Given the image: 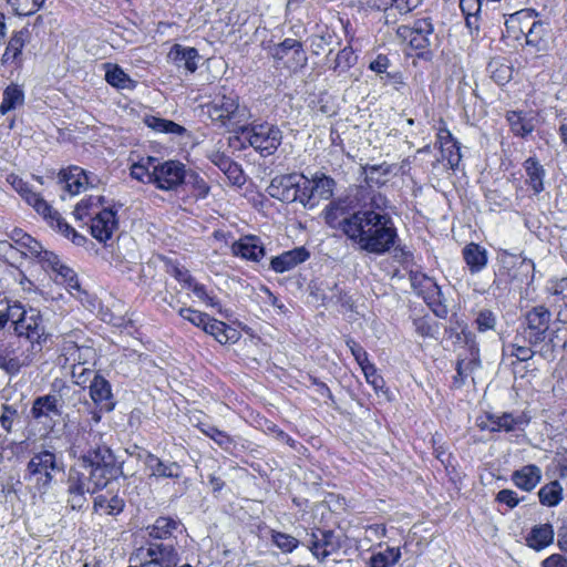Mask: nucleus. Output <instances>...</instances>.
Wrapping results in <instances>:
<instances>
[{
	"instance_id": "412c9836",
	"label": "nucleus",
	"mask_w": 567,
	"mask_h": 567,
	"mask_svg": "<svg viewBox=\"0 0 567 567\" xmlns=\"http://www.w3.org/2000/svg\"><path fill=\"white\" fill-rule=\"evenodd\" d=\"M231 252L236 257L257 262L265 256V248L259 237L248 235L231 245Z\"/></svg>"
},
{
	"instance_id": "c03bdc74",
	"label": "nucleus",
	"mask_w": 567,
	"mask_h": 567,
	"mask_svg": "<svg viewBox=\"0 0 567 567\" xmlns=\"http://www.w3.org/2000/svg\"><path fill=\"white\" fill-rule=\"evenodd\" d=\"M81 390H110L109 382L94 370L81 368L75 381Z\"/></svg>"
},
{
	"instance_id": "b1692460",
	"label": "nucleus",
	"mask_w": 567,
	"mask_h": 567,
	"mask_svg": "<svg viewBox=\"0 0 567 567\" xmlns=\"http://www.w3.org/2000/svg\"><path fill=\"white\" fill-rule=\"evenodd\" d=\"M309 257L310 254L305 247H298L274 257L270 266L274 271L282 274L305 262Z\"/></svg>"
},
{
	"instance_id": "7c9ffc66",
	"label": "nucleus",
	"mask_w": 567,
	"mask_h": 567,
	"mask_svg": "<svg viewBox=\"0 0 567 567\" xmlns=\"http://www.w3.org/2000/svg\"><path fill=\"white\" fill-rule=\"evenodd\" d=\"M204 331L213 336L220 344L235 343L239 340L240 333L237 329L227 326L225 322L210 317Z\"/></svg>"
},
{
	"instance_id": "09e8293b",
	"label": "nucleus",
	"mask_w": 567,
	"mask_h": 567,
	"mask_svg": "<svg viewBox=\"0 0 567 567\" xmlns=\"http://www.w3.org/2000/svg\"><path fill=\"white\" fill-rule=\"evenodd\" d=\"M401 558L399 547H386L384 551L373 554L369 559V567H392Z\"/></svg>"
},
{
	"instance_id": "bf43d9fd",
	"label": "nucleus",
	"mask_w": 567,
	"mask_h": 567,
	"mask_svg": "<svg viewBox=\"0 0 567 567\" xmlns=\"http://www.w3.org/2000/svg\"><path fill=\"white\" fill-rule=\"evenodd\" d=\"M79 348L80 346L74 339V334L63 338L60 351L65 363L72 364L73 361H80Z\"/></svg>"
},
{
	"instance_id": "774afa93",
	"label": "nucleus",
	"mask_w": 567,
	"mask_h": 567,
	"mask_svg": "<svg viewBox=\"0 0 567 567\" xmlns=\"http://www.w3.org/2000/svg\"><path fill=\"white\" fill-rule=\"evenodd\" d=\"M475 327L480 332L493 330L496 326V316L493 311L484 309L481 310L475 318Z\"/></svg>"
},
{
	"instance_id": "cd10ccee",
	"label": "nucleus",
	"mask_w": 567,
	"mask_h": 567,
	"mask_svg": "<svg viewBox=\"0 0 567 567\" xmlns=\"http://www.w3.org/2000/svg\"><path fill=\"white\" fill-rule=\"evenodd\" d=\"M145 465L151 472V476L156 478H178L182 468L176 462H164L154 454H148Z\"/></svg>"
},
{
	"instance_id": "2f4dec72",
	"label": "nucleus",
	"mask_w": 567,
	"mask_h": 567,
	"mask_svg": "<svg viewBox=\"0 0 567 567\" xmlns=\"http://www.w3.org/2000/svg\"><path fill=\"white\" fill-rule=\"evenodd\" d=\"M460 9L465 17L466 27L478 31L482 14H487L485 0H460Z\"/></svg>"
},
{
	"instance_id": "6ab92c4d",
	"label": "nucleus",
	"mask_w": 567,
	"mask_h": 567,
	"mask_svg": "<svg viewBox=\"0 0 567 567\" xmlns=\"http://www.w3.org/2000/svg\"><path fill=\"white\" fill-rule=\"evenodd\" d=\"M524 38L526 50L529 52L542 55L550 48V29L543 21H533Z\"/></svg>"
},
{
	"instance_id": "a878e982",
	"label": "nucleus",
	"mask_w": 567,
	"mask_h": 567,
	"mask_svg": "<svg viewBox=\"0 0 567 567\" xmlns=\"http://www.w3.org/2000/svg\"><path fill=\"white\" fill-rule=\"evenodd\" d=\"M198 51L195 48L174 44L167 54L171 63L193 73L197 70Z\"/></svg>"
},
{
	"instance_id": "4be33fe9",
	"label": "nucleus",
	"mask_w": 567,
	"mask_h": 567,
	"mask_svg": "<svg viewBox=\"0 0 567 567\" xmlns=\"http://www.w3.org/2000/svg\"><path fill=\"white\" fill-rule=\"evenodd\" d=\"M59 183L63 185V189L71 196L80 194L86 186L92 184L84 169L79 166L62 169L59 173Z\"/></svg>"
},
{
	"instance_id": "de8ad7c7",
	"label": "nucleus",
	"mask_w": 567,
	"mask_h": 567,
	"mask_svg": "<svg viewBox=\"0 0 567 567\" xmlns=\"http://www.w3.org/2000/svg\"><path fill=\"white\" fill-rule=\"evenodd\" d=\"M68 492L80 494H94L96 491H93V485L90 482V478L85 472L72 470L70 472L68 480Z\"/></svg>"
},
{
	"instance_id": "9d476101",
	"label": "nucleus",
	"mask_w": 567,
	"mask_h": 567,
	"mask_svg": "<svg viewBox=\"0 0 567 567\" xmlns=\"http://www.w3.org/2000/svg\"><path fill=\"white\" fill-rule=\"evenodd\" d=\"M136 558L142 561V567H176L181 556L174 545L158 542H147L145 546L135 553Z\"/></svg>"
},
{
	"instance_id": "ddd939ff",
	"label": "nucleus",
	"mask_w": 567,
	"mask_h": 567,
	"mask_svg": "<svg viewBox=\"0 0 567 567\" xmlns=\"http://www.w3.org/2000/svg\"><path fill=\"white\" fill-rule=\"evenodd\" d=\"M308 548L312 555L319 560L323 561L330 555L337 553L342 545L340 536L330 529H312L308 534Z\"/></svg>"
},
{
	"instance_id": "dca6fc26",
	"label": "nucleus",
	"mask_w": 567,
	"mask_h": 567,
	"mask_svg": "<svg viewBox=\"0 0 567 567\" xmlns=\"http://www.w3.org/2000/svg\"><path fill=\"white\" fill-rule=\"evenodd\" d=\"M116 229V213L112 208H102L91 217V235L101 243H106L111 239Z\"/></svg>"
},
{
	"instance_id": "338daca9",
	"label": "nucleus",
	"mask_w": 567,
	"mask_h": 567,
	"mask_svg": "<svg viewBox=\"0 0 567 567\" xmlns=\"http://www.w3.org/2000/svg\"><path fill=\"white\" fill-rule=\"evenodd\" d=\"M179 316L193 323L194 326L205 329L206 324L210 317L207 313L200 312L198 310H194L192 308H182L179 310Z\"/></svg>"
},
{
	"instance_id": "5fc2aeb1",
	"label": "nucleus",
	"mask_w": 567,
	"mask_h": 567,
	"mask_svg": "<svg viewBox=\"0 0 567 567\" xmlns=\"http://www.w3.org/2000/svg\"><path fill=\"white\" fill-rule=\"evenodd\" d=\"M199 430L204 435L212 439L224 450H228L233 445V439L230 435L214 425L200 423Z\"/></svg>"
},
{
	"instance_id": "79ce46f5",
	"label": "nucleus",
	"mask_w": 567,
	"mask_h": 567,
	"mask_svg": "<svg viewBox=\"0 0 567 567\" xmlns=\"http://www.w3.org/2000/svg\"><path fill=\"white\" fill-rule=\"evenodd\" d=\"M157 158L153 156L142 157L138 162L131 165L130 174L132 178L144 183L153 184V171Z\"/></svg>"
},
{
	"instance_id": "a19ab883",
	"label": "nucleus",
	"mask_w": 567,
	"mask_h": 567,
	"mask_svg": "<svg viewBox=\"0 0 567 567\" xmlns=\"http://www.w3.org/2000/svg\"><path fill=\"white\" fill-rule=\"evenodd\" d=\"M125 506L118 495L100 494L94 498V511L106 515H118Z\"/></svg>"
},
{
	"instance_id": "f8f14e48",
	"label": "nucleus",
	"mask_w": 567,
	"mask_h": 567,
	"mask_svg": "<svg viewBox=\"0 0 567 567\" xmlns=\"http://www.w3.org/2000/svg\"><path fill=\"white\" fill-rule=\"evenodd\" d=\"M153 185L162 190H175L186 179L187 171L183 163L178 161H156L153 171Z\"/></svg>"
},
{
	"instance_id": "72a5a7b5",
	"label": "nucleus",
	"mask_w": 567,
	"mask_h": 567,
	"mask_svg": "<svg viewBox=\"0 0 567 567\" xmlns=\"http://www.w3.org/2000/svg\"><path fill=\"white\" fill-rule=\"evenodd\" d=\"M540 477L542 472L538 466L526 465L513 473L512 481L518 488L530 492L539 483Z\"/></svg>"
},
{
	"instance_id": "8fccbe9b",
	"label": "nucleus",
	"mask_w": 567,
	"mask_h": 567,
	"mask_svg": "<svg viewBox=\"0 0 567 567\" xmlns=\"http://www.w3.org/2000/svg\"><path fill=\"white\" fill-rule=\"evenodd\" d=\"M538 497L540 504L545 506H556L560 503L563 498V488L558 481H553L546 485H544L538 491Z\"/></svg>"
},
{
	"instance_id": "052dcab7",
	"label": "nucleus",
	"mask_w": 567,
	"mask_h": 567,
	"mask_svg": "<svg viewBox=\"0 0 567 567\" xmlns=\"http://www.w3.org/2000/svg\"><path fill=\"white\" fill-rule=\"evenodd\" d=\"M413 327L415 332L423 338H435L439 332L437 323L426 317L415 318Z\"/></svg>"
},
{
	"instance_id": "a211bd4d",
	"label": "nucleus",
	"mask_w": 567,
	"mask_h": 567,
	"mask_svg": "<svg viewBox=\"0 0 567 567\" xmlns=\"http://www.w3.org/2000/svg\"><path fill=\"white\" fill-rule=\"evenodd\" d=\"M298 181H301L300 175L296 173L276 176L271 179L267 192L272 198L293 203L297 200Z\"/></svg>"
},
{
	"instance_id": "4d7b16f0",
	"label": "nucleus",
	"mask_w": 567,
	"mask_h": 567,
	"mask_svg": "<svg viewBox=\"0 0 567 567\" xmlns=\"http://www.w3.org/2000/svg\"><path fill=\"white\" fill-rule=\"evenodd\" d=\"M271 542L285 554L292 553L299 546V540L297 538L289 534L276 530L271 532Z\"/></svg>"
},
{
	"instance_id": "f03ea898",
	"label": "nucleus",
	"mask_w": 567,
	"mask_h": 567,
	"mask_svg": "<svg viewBox=\"0 0 567 567\" xmlns=\"http://www.w3.org/2000/svg\"><path fill=\"white\" fill-rule=\"evenodd\" d=\"M524 339L536 348L545 360H553L558 349L567 344V321L551 322V313L545 306H536L525 316Z\"/></svg>"
},
{
	"instance_id": "5701e85b",
	"label": "nucleus",
	"mask_w": 567,
	"mask_h": 567,
	"mask_svg": "<svg viewBox=\"0 0 567 567\" xmlns=\"http://www.w3.org/2000/svg\"><path fill=\"white\" fill-rule=\"evenodd\" d=\"M28 37L29 30L27 28L12 32L7 48L1 56V63L3 65L14 64L16 66H20L22 64L21 55Z\"/></svg>"
},
{
	"instance_id": "58836bf2",
	"label": "nucleus",
	"mask_w": 567,
	"mask_h": 567,
	"mask_svg": "<svg viewBox=\"0 0 567 567\" xmlns=\"http://www.w3.org/2000/svg\"><path fill=\"white\" fill-rule=\"evenodd\" d=\"M336 182L333 178L324 174H315L312 177L313 188V208L319 205L321 200H328L333 195Z\"/></svg>"
},
{
	"instance_id": "423d86ee",
	"label": "nucleus",
	"mask_w": 567,
	"mask_h": 567,
	"mask_svg": "<svg viewBox=\"0 0 567 567\" xmlns=\"http://www.w3.org/2000/svg\"><path fill=\"white\" fill-rule=\"evenodd\" d=\"M457 346V377L456 381L460 379L461 383L458 386H470L471 379L473 385H475L474 373L481 369V354H480V346L476 340V334L467 328H463L456 334Z\"/></svg>"
},
{
	"instance_id": "2eb2a0df",
	"label": "nucleus",
	"mask_w": 567,
	"mask_h": 567,
	"mask_svg": "<svg viewBox=\"0 0 567 567\" xmlns=\"http://www.w3.org/2000/svg\"><path fill=\"white\" fill-rule=\"evenodd\" d=\"M43 269L51 270L54 274V281L64 285L73 293L80 292V284L76 274L70 267L63 265L55 254H45L43 256Z\"/></svg>"
},
{
	"instance_id": "0e129e2a",
	"label": "nucleus",
	"mask_w": 567,
	"mask_h": 567,
	"mask_svg": "<svg viewBox=\"0 0 567 567\" xmlns=\"http://www.w3.org/2000/svg\"><path fill=\"white\" fill-rule=\"evenodd\" d=\"M347 346L350 349L358 364L361 367L362 371L372 370V363L369 362L368 352L363 349V347H361L358 342H355L352 339L347 341Z\"/></svg>"
},
{
	"instance_id": "4468645a",
	"label": "nucleus",
	"mask_w": 567,
	"mask_h": 567,
	"mask_svg": "<svg viewBox=\"0 0 567 567\" xmlns=\"http://www.w3.org/2000/svg\"><path fill=\"white\" fill-rule=\"evenodd\" d=\"M21 340L18 342L0 343V368L8 373H17L23 365H28L35 353L30 348L23 351Z\"/></svg>"
},
{
	"instance_id": "f257e3e1",
	"label": "nucleus",
	"mask_w": 567,
	"mask_h": 567,
	"mask_svg": "<svg viewBox=\"0 0 567 567\" xmlns=\"http://www.w3.org/2000/svg\"><path fill=\"white\" fill-rule=\"evenodd\" d=\"M384 199L373 197L370 207L355 212L353 223L348 224L347 238L360 250L383 256L395 247L399 239L394 220L382 207Z\"/></svg>"
},
{
	"instance_id": "ea45409f",
	"label": "nucleus",
	"mask_w": 567,
	"mask_h": 567,
	"mask_svg": "<svg viewBox=\"0 0 567 567\" xmlns=\"http://www.w3.org/2000/svg\"><path fill=\"white\" fill-rule=\"evenodd\" d=\"M289 52H292L295 59L301 65H305L307 62L306 53L302 49V44L300 41L296 39H285L281 43L276 45L272 50V56L277 60H282Z\"/></svg>"
},
{
	"instance_id": "aec40b11",
	"label": "nucleus",
	"mask_w": 567,
	"mask_h": 567,
	"mask_svg": "<svg viewBox=\"0 0 567 567\" xmlns=\"http://www.w3.org/2000/svg\"><path fill=\"white\" fill-rule=\"evenodd\" d=\"M355 212L350 213L342 200L331 202L324 209L326 223L334 229H339L347 237L348 224L353 223Z\"/></svg>"
},
{
	"instance_id": "39448f33",
	"label": "nucleus",
	"mask_w": 567,
	"mask_h": 567,
	"mask_svg": "<svg viewBox=\"0 0 567 567\" xmlns=\"http://www.w3.org/2000/svg\"><path fill=\"white\" fill-rule=\"evenodd\" d=\"M63 471V464L58 461L56 454L49 450L34 453L27 464L24 481L39 494L50 488L54 476Z\"/></svg>"
},
{
	"instance_id": "f704fd0d",
	"label": "nucleus",
	"mask_w": 567,
	"mask_h": 567,
	"mask_svg": "<svg viewBox=\"0 0 567 567\" xmlns=\"http://www.w3.org/2000/svg\"><path fill=\"white\" fill-rule=\"evenodd\" d=\"M25 95L21 85L10 83L2 92V101L0 103V114L7 113L21 107L24 104Z\"/></svg>"
},
{
	"instance_id": "864d4df0",
	"label": "nucleus",
	"mask_w": 567,
	"mask_h": 567,
	"mask_svg": "<svg viewBox=\"0 0 567 567\" xmlns=\"http://www.w3.org/2000/svg\"><path fill=\"white\" fill-rule=\"evenodd\" d=\"M357 60L358 56L354 54L352 47L349 44L338 52L332 69L339 75L343 74L357 63Z\"/></svg>"
},
{
	"instance_id": "a18cd8bd",
	"label": "nucleus",
	"mask_w": 567,
	"mask_h": 567,
	"mask_svg": "<svg viewBox=\"0 0 567 567\" xmlns=\"http://www.w3.org/2000/svg\"><path fill=\"white\" fill-rule=\"evenodd\" d=\"M104 198L102 196H87L81 199L74 209V217L76 220H84L87 217H93L99 210L105 208L103 206Z\"/></svg>"
},
{
	"instance_id": "37998d69",
	"label": "nucleus",
	"mask_w": 567,
	"mask_h": 567,
	"mask_svg": "<svg viewBox=\"0 0 567 567\" xmlns=\"http://www.w3.org/2000/svg\"><path fill=\"white\" fill-rule=\"evenodd\" d=\"M143 121L147 127L156 133L171 135H183L186 133V128L184 126L156 115H145Z\"/></svg>"
},
{
	"instance_id": "49530a36",
	"label": "nucleus",
	"mask_w": 567,
	"mask_h": 567,
	"mask_svg": "<svg viewBox=\"0 0 567 567\" xmlns=\"http://www.w3.org/2000/svg\"><path fill=\"white\" fill-rule=\"evenodd\" d=\"M32 415L35 419H40L42 416L52 419L53 416L59 415L56 396L48 394L38 398L32 406Z\"/></svg>"
},
{
	"instance_id": "e2e57ef3",
	"label": "nucleus",
	"mask_w": 567,
	"mask_h": 567,
	"mask_svg": "<svg viewBox=\"0 0 567 567\" xmlns=\"http://www.w3.org/2000/svg\"><path fill=\"white\" fill-rule=\"evenodd\" d=\"M442 159L447 162L452 171H456L462 159L460 143H452L441 150Z\"/></svg>"
},
{
	"instance_id": "c85d7f7f",
	"label": "nucleus",
	"mask_w": 567,
	"mask_h": 567,
	"mask_svg": "<svg viewBox=\"0 0 567 567\" xmlns=\"http://www.w3.org/2000/svg\"><path fill=\"white\" fill-rule=\"evenodd\" d=\"M538 17L534 9H523L508 16L505 21L506 32L509 37L518 40L525 34L526 22Z\"/></svg>"
},
{
	"instance_id": "bb28decb",
	"label": "nucleus",
	"mask_w": 567,
	"mask_h": 567,
	"mask_svg": "<svg viewBox=\"0 0 567 567\" xmlns=\"http://www.w3.org/2000/svg\"><path fill=\"white\" fill-rule=\"evenodd\" d=\"M536 353L538 352L535 347L520 344L518 338L503 344V362L505 364L515 365L517 362H526Z\"/></svg>"
},
{
	"instance_id": "6e6d98bb",
	"label": "nucleus",
	"mask_w": 567,
	"mask_h": 567,
	"mask_svg": "<svg viewBox=\"0 0 567 567\" xmlns=\"http://www.w3.org/2000/svg\"><path fill=\"white\" fill-rule=\"evenodd\" d=\"M300 179L298 181L297 187V200L302 204L303 207L312 209L313 208V188H312V178H307L303 175H300Z\"/></svg>"
},
{
	"instance_id": "4c0bfd02",
	"label": "nucleus",
	"mask_w": 567,
	"mask_h": 567,
	"mask_svg": "<svg viewBox=\"0 0 567 567\" xmlns=\"http://www.w3.org/2000/svg\"><path fill=\"white\" fill-rule=\"evenodd\" d=\"M104 68L105 81L110 85L118 90H134L136 87V81L131 79L117 64L106 63Z\"/></svg>"
},
{
	"instance_id": "0eeeda50",
	"label": "nucleus",
	"mask_w": 567,
	"mask_h": 567,
	"mask_svg": "<svg viewBox=\"0 0 567 567\" xmlns=\"http://www.w3.org/2000/svg\"><path fill=\"white\" fill-rule=\"evenodd\" d=\"M79 467L87 472L93 491H100L107 486L117 475L111 451L106 447L90 451L79 462Z\"/></svg>"
},
{
	"instance_id": "7ed1b4c3",
	"label": "nucleus",
	"mask_w": 567,
	"mask_h": 567,
	"mask_svg": "<svg viewBox=\"0 0 567 567\" xmlns=\"http://www.w3.org/2000/svg\"><path fill=\"white\" fill-rule=\"evenodd\" d=\"M7 182L53 230L60 233L66 238H70L72 243L78 246L85 243V237L79 234L69 223H66L61 214L55 210L40 193L35 192L28 182L14 174L8 175Z\"/></svg>"
},
{
	"instance_id": "473e14b6",
	"label": "nucleus",
	"mask_w": 567,
	"mask_h": 567,
	"mask_svg": "<svg viewBox=\"0 0 567 567\" xmlns=\"http://www.w3.org/2000/svg\"><path fill=\"white\" fill-rule=\"evenodd\" d=\"M554 535V528L550 524L535 525L526 537V544L535 550H542L553 543Z\"/></svg>"
},
{
	"instance_id": "3c124183",
	"label": "nucleus",
	"mask_w": 567,
	"mask_h": 567,
	"mask_svg": "<svg viewBox=\"0 0 567 567\" xmlns=\"http://www.w3.org/2000/svg\"><path fill=\"white\" fill-rule=\"evenodd\" d=\"M487 70L498 85H504L512 79L513 70L503 59H493L488 63Z\"/></svg>"
},
{
	"instance_id": "9b49d317",
	"label": "nucleus",
	"mask_w": 567,
	"mask_h": 567,
	"mask_svg": "<svg viewBox=\"0 0 567 567\" xmlns=\"http://www.w3.org/2000/svg\"><path fill=\"white\" fill-rule=\"evenodd\" d=\"M411 285L414 291L420 295L436 317L445 318L447 308L444 305L443 293L435 280L422 272L410 274Z\"/></svg>"
},
{
	"instance_id": "393cba45",
	"label": "nucleus",
	"mask_w": 567,
	"mask_h": 567,
	"mask_svg": "<svg viewBox=\"0 0 567 567\" xmlns=\"http://www.w3.org/2000/svg\"><path fill=\"white\" fill-rule=\"evenodd\" d=\"M184 525L177 518L171 516H159L155 519L152 525L146 527V533L150 538L158 540V539H168L174 536L175 532H183Z\"/></svg>"
},
{
	"instance_id": "c9c22d12",
	"label": "nucleus",
	"mask_w": 567,
	"mask_h": 567,
	"mask_svg": "<svg viewBox=\"0 0 567 567\" xmlns=\"http://www.w3.org/2000/svg\"><path fill=\"white\" fill-rule=\"evenodd\" d=\"M523 166L526 172V184L535 194L542 193L544 190V178L546 176L543 165L535 157H528Z\"/></svg>"
},
{
	"instance_id": "f3484780",
	"label": "nucleus",
	"mask_w": 567,
	"mask_h": 567,
	"mask_svg": "<svg viewBox=\"0 0 567 567\" xmlns=\"http://www.w3.org/2000/svg\"><path fill=\"white\" fill-rule=\"evenodd\" d=\"M433 24L430 19L416 20L413 27H402L399 34L409 41L412 49L423 51L430 45V35L433 33Z\"/></svg>"
},
{
	"instance_id": "1a4fd4ad",
	"label": "nucleus",
	"mask_w": 567,
	"mask_h": 567,
	"mask_svg": "<svg viewBox=\"0 0 567 567\" xmlns=\"http://www.w3.org/2000/svg\"><path fill=\"white\" fill-rule=\"evenodd\" d=\"M18 320L16 321V331L19 338H24L29 342V348L33 353L42 350V343L47 340L48 334L43 323V317L38 309L30 308L20 310Z\"/></svg>"
},
{
	"instance_id": "603ef678",
	"label": "nucleus",
	"mask_w": 567,
	"mask_h": 567,
	"mask_svg": "<svg viewBox=\"0 0 567 567\" xmlns=\"http://www.w3.org/2000/svg\"><path fill=\"white\" fill-rule=\"evenodd\" d=\"M22 238L23 241H21V245H19L17 249L20 250L24 257L37 258L39 262L43 266V256L45 254L53 252L44 250L42 245L30 235L28 237Z\"/></svg>"
},
{
	"instance_id": "20e7f679",
	"label": "nucleus",
	"mask_w": 567,
	"mask_h": 567,
	"mask_svg": "<svg viewBox=\"0 0 567 567\" xmlns=\"http://www.w3.org/2000/svg\"><path fill=\"white\" fill-rule=\"evenodd\" d=\"M206 113L213 123L236 134L252 116L248 106L239 103V96L224 86L206 104Z\"/></svg>"
},
{
	"instance_id": "680f3d73",
	"label": "nucleus",
	"mask_w": 567,
	"mask_h": 567,
	"mask_svg": "<svg viewBox=\"0 0 567 567\" xmlns=\"http://www.w3.org/2000/svg\"><path fill=\"white\" fill-rule=\"evenodd\" d=\"M184 183H187L192 186L198 198H205L209 194V185L198 173L194 171L187 172V176Z\"/></svg>"
},
{
	"instance_id": "c756f323",
	"label": "nucleus",
	"mask_w": 567,
	"mask_h": 567,
	"mask_svg": "<svg viewBox=\"0 0 567 567\" xmlns=\"http://www.w3.org/2000/svg\"><path fill=\"white\" fill-rule=\"evenodd\" d=\"M462 255L471 274L481 272L487 266V250L478 244H467L463 248Z\"/></svg>"
},
{
	"instance_id": "e433bc0d",
	"label": "nucleus",
	"mask_w": 567,
	"mask_h": 567,
	"mask_svg": "<svg viewBox=\"0 0 567 567\" xmlns=\"http://www.w3.org/2000/svg\"><path fill=\"white\" fill-rule=\"evenodd\" d=\"M506 120L511 131L519 137H526L535 128L534 117L524 112L509 111L506 114Z\"/></svg>"
},
{
	"instance_id": "69168bd1",
	"label": "nucleus",
	"mask_w": 567,
	"mask_h": 567,
	"mask_svg": "<svg viewBox=\"0 0 567 567\" xmlns=\"http://www.w3.org/2000/svg\"><path fill=\"white\" fill-rule=\"evenodd\" d=\"M189 289H192L193 293L208 307L216 308L218 312H221L219 300L215 296L210 295L204 285L194 281Z\"/></svg>"
},
{
	"instance_id": "13d9d810",
	"label": "nucleus",
	"mask_w": 567,
	"mask_h": 567,
	"mask_svg": "<svg viewBox=\"0 0 567 567\" xmlns=\"http://www.w3.org/2000/svg\"><path fill=\"white\" fill-rule=\"evenodd\" d=\"M18 16H31L35 13L44 0H7Z\"/></svg>"
},
{
	"instance_id": "6e6552de",
	"label": "nucleus",
	"mask_w": 567,
	"mask_h": 567,
	"mask_svg": "<svg viewBox=\"0 0 567 567\" xmlns=\"http://www.w3.org/2000/svg\"><path fill=\"white\" fill-rule=\"evenodd\" d=\"M238 137L246 140L261 156L272 155L282 142L281 130L271 123H245Z\"/></svg>"
}]
</instances>
